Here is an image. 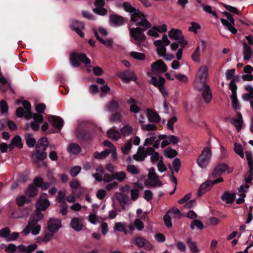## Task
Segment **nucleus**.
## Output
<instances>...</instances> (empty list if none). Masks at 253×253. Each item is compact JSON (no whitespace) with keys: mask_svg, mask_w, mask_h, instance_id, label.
<instances>
[{"mask_svg":"<svg viewBox=\"0 0 253 253\" xmlns=\"http://www.w3.org/2000/svg\"><path fill=\"white\" fill-rule=\"evenodd\" d=\"M70 61L74 67H79L81 62L86 65L90 64V60L85 54L82 52H72L70 55Z\"/></svg>","mask_w":253,"mask_h":253,"instance_id":"obj_4","label":"nucleus"},{"mask_svg":"<svg viewBox=\"0 0 253 253\" xmlns=\"http://www.w3.org/2000/svg\"><path fill=\"white\" fill-rule=\"evenodd\" d=\"M61 226V221L59 219L50 218L47 222V229L52 233L57 232Z\"/></svg>","mask_w":253,"mask_h":253,"instance_id":"obj_13","label":"nucleus"},{"mask_svg":"<svg viewBox=\"0 0 253 253\" xmlns=\"http://www.w3.org/2000/svg\"><path fill=\"white\" fill-rule=\"evenodd\" d=\"M47 158V153L43 149H39L36 148V152L33 154V160L37 167H41V162L43 161Z\"/></svg>","mask_w":253,"mask_h":253,"instance_id":"obj_8","label":"nucleus"},{"mask_svg":"<svg viewBox=\"0 0 253 253\" xmlns=\"http://www.w3.org/2000/svg\"><path fill=\"white\" fill-rule=\"evenodd\" d=\"M195 226H196L197 228L200 230H202L204 228V225L203 222L198 219H195L191 223L190 228L192 230H193L195 228Z\"/></svg>","mask_w":253,"mask_h":253,"instance_id":"obj_40","label":"nucleus"},{"mask_svg":"<svg viewBox=\"0 0 253 253\" xmlns=\"http://www.w3.org/2000/svg\"><path fill=\"white\" fill-rule=\"evenodd\" d=\"M122 116L120 112H115L111 114L109 117V121L111 123H115L117 121H121Z\"/></svg>","mask_w":253,"mask_h":253,"instance_id":"obj_38","label":"nucleus"},{"mask_svg":"<svg viewBox=\"0 0 253 253\" xmlns=\"http://www.w3.org/2000/svg\"><path fill=\"white\" fill-rule=\"evenodd\" d=\"M94 34L96 39L98 40L104 45L109 48H111L112 47L113 40L112 39H109L106 40L103 39L99 36V34L96 30H94Z\"/></svg>","mask_w":253,"mask_h":253,"instance_id":"obj_23","label":"nucleus"},{"mask_svg":"<svg viewBox=\"0 0 253 253\" xmlns=\"http://www.w3.org/2000/svg\"><path fill=\"white\" fill-rule=\"evenodd\" d=\"M10 230L8 227H5L0 230V236L5 238L7 241V238L9 237Z\"/></svg>","mask_w":253,"mask_h":253,"instance_id":"obj_54","label":"nucleus"},{"mask_svg":"<svg viewBox=\"0 0 253 253\" xmlns=\"http://www.w3.org/2000/svg\"><path fill=\"white\" fill-rule=\"evenodd\" d=\"M127 171L132 174H137L139 173V170L133 165H128L127 167Z\"/></svg>","mask_w":253,"mask_h":253,"instance_id":"obj_61","label":"nucleus"},{"mask_svg":"<svg viewBox=\"0 0 253 253\" xmlns=\"http://www.w3.org/2000/svg\"><path fill=\"white\" fill-rule=\"evenodd\" d=\"M211 156V149L209 147H206L203 150L202 154L197 160V163L201 168H206L210 160Z\"/></svg>","mask_w":253,"mask_h":253,"instance_id":"obj_5","label":"nucleus"},{"mask_svg":"<svg viewBox=\"0 0 253 253\" xmlns=\"http://www.w3.org/2000/svg\"><path fill=\"white\" fill-rule=\"evenodd\" d=\"M164 154L167 158L172 159L176 157L178 153L176 150L168 147L164 151Z\"/></svg>","mask_w":253,"mask_h":253,"instance_id":"obj_34","label":"nucleus"},{"mask_svg":"<svg viewBox=\"0 0 253 253\" xmlns=\"http://www.w3.org/2000/svg\"><path fill=\"white\" fill-rule=\"evenodd\" d=\"M134 225L139 231H142L144 227L143 222L139 218H137L134 220Z\"/></svg>","mask_w":253,"mask_h":253,"instance_id":"obj_56","label":"nucleus"},{"mask_svg":"<svg viewBox=\"0 0 253 253\" xmlns=\"http://www.w3.org/2000/svg\"><path fill=\"white\" fill-rule=\"evenodd\" d=\"M14 146L19 148H22L23 144L22 142V139L19 135L15 136L11 141Z\"/></svg>","mask_w":253,"mask_h":253,"instance_id":"obj_36","label":"nucleus"},{"mask_svg":"<svg viewBox=\"0 0 253 253\" xmlns=\"http://www.w3.org/2000/svg\"><path fill=\"white\" fill-rule=\"evenodd\" d=\"M243 44L244 60L246 61L251 58L253 51L251 47L246 42H244Z\"/></svg>","mask_w":253,"mask_h":253,"instance_id":"obj_25","label":"nucleus"},{"mask_svg":"<svg viewBox=\"0 0 253 253\" xmlns=\"http://www.w3.org/2000/svg\"><path fill=\"white\" fill-rule=\"evenodd\" d=\"M147 117L150 122L153 123H159L161 118L159 115L156 111L153 110L150 108L147 109Z\"/></svg>","mask_w":253,"mask_h":253,"instance_id":"obj_17","label":"nucleus"},{"mask_svg":"<svg viewBox=\"0 0 253 253\" xmlns=\"http://www.w3.org/2000/svg\"><path fill=\"white\" fill-rule=\"evenodd\" d=\"M203 90L202 96L205 102L209 103L211 102L212 98L211 91L209 85H206V87Z\"/></svg>","mask_w":253,"mask_h":253,"instance_id":"obj_24","label":"nucleus"},{"mask_svg":"<svg viewBox=\"0 0 253 253\" xmlns=\"http://www.w3.org/2000/svg\"><path fill=\"white\" fill-rule=\"evenodd\" d=\"M165 82V79L161 76L159 77V79L155 77H152L150 81V83L159 88V91L164 97L168 95V93L164 86Z\"/></svg>","mask_w":253,"mask_h":253,"instance_id":"obj_7","label":"nucleus"},{"mask_svg":"<svg viewBox=\"0 0 253 253\" xmlns=\"http://www.w3.org/2000/svg\"><path fill=\"white\" fill-rule=\"evenodd\" d=\"M107 134L108 137L113 140L117 141L121 138V133L117 130L110 129L108 130Z\"/></svg>","mask_w":253,"mask_h":253,"instance_id":"obj_30","label":"nucleus"},{"mask_svg":"<svg viewBox=\"0 0 253 253\" xmlns=\"http://www.w3.org/2000/svg\"><path fill=\"white\" fill-rule=\"evenodd\" d=\"M223 6L225 8H226L227 10H228L230 12H232V13H235L236 14H239L240 13V12L239 11V10L237 9V8H236L235 7L228 5L226 4H224Z\"/></svg>","mask_w":253,"mask_h":253,"instance_id":"obj_60","label":"nucleus"},{"mask_svg":"<svg viewBox=\"0 0 253 253\" xmlns=\"http://www.w3.org/2000/svg\"><path fill=\"white\" fill-rule=\"evenodd\" d=\"M8 110V106L7 102L4 100H1L0 102V111L2 114L7 113Z\"/></svg>","mask_w":253,"mask_h":253,"instance_id":"obj_50","label":"nucleus"},{"mask_svg":"<svg viewBox=\"0 0 253 253\" xmlns=\"http://www.w3.org/2000/svg\"><path fill=\"white\" fill-rule=\"evenodd\" d=\"M48 145V141L47 138L46 137H42L38 141L36 148L43 149V151H46Z\"/></svg>","mask_w":253,"mask_h":253,"instance_id":"obj_32","label":"nucleus"},{"mask_svg":"<svg viewBox=\"0 0 253 253\" xmlns=\"http://www.w3.org/2000/svg\"><path fill=\"white\" fill-rule=\"evenodd\" d=\"M30 200H28L26 196H21L16 199V203L19 207L23 206L24 204L29 203Z\"/></svg>","mask_w":253,"mask_h":253,"instance_id":"obj_48","label":"nucleus"},{"mask_svg":"<svg viewBox=\"0 0 253 253\" xmlns=\"http://www.w3.org/2000/svg\"><path fill=\"white\" fill-rule=\"evenodd\" d=\"M208 69L207 66H202L199 70L197 80L205 83L206 79L208 76Z\"/></svg>","mask_w":253,"mask_h":253,"instance_id":"obj_22","label":"nucleus"},{"mask_svg":"<svg viewBox=\"0 0 253 253\" xmlns=\"http://www.w3.org/2000/svg\"><path fill=\"white\" fill-rule=\"evenodd\" d=\"M234 150L236 153L239 155L241 158H244V155L242 145L235 143Z\"/></svg>","mask_w":253,"mask_h":253,"instance_id":"obj_41","label":"nucleus"},{"mask_svg":"<svg viewBox=\"0 0 253 253\" xmlns=\"http://www.w3.org/2000/svg\"><path fill=\"white\" fill-rule=\"evenodd\" d=\"M228 165L225 163H221L217 165L214 168V170L211 174L213 178L220 176L223 172L228 169Z\"/></svg>","mask_w":253,"mask_h":253,"instance_id":"obj_16","label":"nucleus"},{"mask_svg":"<svg viewBox=\"0 0 253 253\" xmlns=\"http://www.w3.org/2000/svg\"><path fill=\"white\" fill-rule=\"evenodd\" d=\"M135 245L139 248H144L146 250H151L152 246L148 241L142 237H137L135 240Z\"/></svg>","mask_w":253,"mask_h":253,"instance_id":"obj_15","label":"nucleus"},{"mask_svg":"<svg viewBox=\"0 0 253 253\" xmlns=\"http://www.w3.org/2000/svg\"><path fill=\"white\" fill-rule=\"evenodd\" d=\"M114 229L118 231L124 232L125 234H127V231L126 229L124 224L121 222H117L115 224Z\"/></svg>","mask_w":253,"mask_h":253,"instance_id":"obj_55","label":"nucleus"},{"mask_svg":"<svg viewBox=\"0 0 253 253\" xmlns=\"http://www.w3.org/2000/svg\"><path fill=\"white\" fill-rule=\"evenodd\" d=\"M116 198L121 205L126 204L128 200V197L124 194L117 192L115 194Z\"/></svg>","mask_w":253,"mask_h":253,"instance_id":"obj_35","label":"nucleus"},{"mask_svg":"<svg viewBox=\"0 0 253 253\" xmlns=\"http://www.w3.org/2000/svg\"><path fill=\"white\" fill-rule=\"evenodd\" d=\"M153 181H154V183L152 184L150 183L148 180H146L145 181V186L148 187H154L156 186L161 187L163 185L162 181L158 178L157 179V180H154Z\"/></svg>","mask_w":253,"mask_h":253,"instance_id":"obj_45","label":"nucleus"},{"mask_svg":"<svg viewBox=\"0 0 253 253\" xmlns=\"http://www.w3.org/2000/svg\"><path fill=\"white\" fill-rule=\"evenodd\" d=\"M157 167L158 170L161 172H164L167 170V167L162 159H161L157 164Z\"/></svg>","mask_w":253,"mask_h":253,"instance_id":"obj_63","label":"nucleus"},{"mask_svg":"<svg viewBox=\"0 0 253 253\" xmlns=\"http://www.w3.org/2000/svg\"><path fill=\"white\" fill-rule=\"evenodd\" d=\"M81 151V147L76 143H72L68 145V151L75 155L79 154Z\"/></svg>","mask_w":253,"mask_h":253,"instance_id":"obj_29","label":"nucleus"},{"mask_svg":"<svg viewBox=\"0 0 253 253\" xmlns=\"http://www.w3.org/2000/svg\"><path fill=\"white\" fill-rule=\"evenodd\" d=\"M223 181V178L221 177H219L214 180H207L200 186L198 190V196L201 197L207 191L210 190L213 185Z\"/></svg>","mask_w":253,"mask_h":253,"instance_id":"obj_6","label":"nucleus"},{"mask_svg":"<svg viewBox=\"0 0 253 253\" xmlns=\"http://www.w3.org/2000/svg\"><path fill=\"white\" fill-rule=\"evenodd\" d=\"M230 98L232 101V107L235 110H240L241 107L238 100L237 94H231Z\"/></svg>","mask_w":253,"mask_h":253,"instance_id":"obj_37","label":"nucleus"},{"mask_svg":"<svg viewBox=\"0 0 253 253\" xmlns=\"http://www.w3.org/2000/svg\"><path fill=\"white\" fill-rule=\"evenodd\" d=\"M47 194L42 193L36 203V209L44 211L50 205V202L46 198Z\"/></svg>","mask_w":253,"mask_h":253,"instance_id":"obj_12","label":"nucleus"},{"mask_svg":"<svg viewBox=\"0 0 253 253\" xmlns=\"http://www.w3.org/2000/svg\"><path fill=\"white\" fill-rule=\"evenodd\" d=\"M38 189L34 186V184H30L27 188L26 195L29 197H33L38 194Z\"/></svg>","mask_w":253,"mask_h":253,"instance_id":"obj_33","label":"nucleus"},{"mask_svg":"<svg viewBox=\"0 0 253 253\" xmlns=\"http://www.w3.org/2000/svg\"><path fill=\"white\" fill-rule=\"evenodd\" d=\"M114 179H117L119 182H123L126 178V174L124 171L115 172L113 174Z\"/></svg>","mask_w":253,"mask_h":253,"instance_id":"obj_39","label":"nucleus"},{"mask_svg":"<svg viewBox=\"0 0 253 253\" xmlns=\"http://www.w3.org/2000/svg\"><path fill=\"white\" fill-rule=\"evenodd\" d=\"M151 70L154 74L157 73H165L168 70V67L162 60L160 59L152 64Z\"/></svg>","mask_w":253,"mask_h":253,"instance_id":"obj_9","label":"nucleus"},{"mask_svg":"<svg viewBox=\"0 0 253 253\" xmlns=\"http://www.w3.org/2000/svg\"><path fill=\"white\" fill-rule=\"evenodd\" d=\"M130 55L132 57L137 60H143L145 59V55L143 53L131 51Z\"/></svg>","mask_w":253,"mask_h":253,"instance_id":"obj_42","label":"nucleus"},{"mask_svg":"<svg viewBox=\"0 0 253 253\" xmlns=\"http://www.w3.org/2000/svg\"><path fill=\"white\" fill-rule=\"evenodd\" d=\"M33 136V135L31 133H26L25 135L26 143L30 148L34 147L36 143V140Z\"/></svg>","mask_w":253,"mask_h":253,"instance_id":"obj_28","label":"nucleus"},{"mask_svg":"<svg viewBox=\"0 0 253 253\" xmlns=\"http://www.w3.org/2000/svg\"><path fill=\"white\" fill-rule=\"evenodd\" d=\"M106 107L109 111H117L120 108V104L113 99L106 104Z\"/></svg>","mask_w":253,"mask_h":253,"instance_id":"obj_27","label":"nucleus"},{"mask_svg":"<svg viewBox=\"0 0 253 253\" xmlns=\"http://www.w3.org/2000/svg\"><path fill=\"white\" fill-rule=\"evenodd\" d=\"M70 28L75 32H76L81 38L84 37V34L82 30L84 29L85 25L84 22L79 21L77 20H72Z\"/></svg>","mask_w":253,"mask_h":253,"instance_id":"obj_11","label":"nucleus"},{"mask_svg":"<svg viewBox=\"0 0 253 253\" xmlns=\"http://www.w3.org/2000/svg\"><path fill=\"white\" fill-rule=\"evenodd\" d=\"M93 11L101 16H104L107 14V10L104 7H95L93 9Z\"/></svg>","mask_w":253,"mask_h":253,"instance_id":"obj_47","label":"nucleus"},{"mask_svg":"<svg viewBox=\"0 0 253 253\" xmlns=\"http://www.w3.org/2000/svg\"><path fill=\"white\" fill-rule=\"evenodd\" d=\"M132 146L131 142L128 141L122 148V150L124 154H127L130 151Z\"/></svg>","mask_w":253,"mask_h":253,"instance_id":"obj_58","label":"nucleus"},{"mask_svg":"<svg viewBox=\"0 0 253 253\" xmlns=\"http://www.w3.org/2000/svg\"><path fill=\"white\" fill-rule=\"evenodd\" d=\"M132 128L130 126L126 125L121 129V132L124 136H128L132 132Z\"/></svg>","mask_w":253,"mask_h":253,"instance_id":"obj_44","label":"nucleus"},{"mask_svg":"<svg viewBox=\"0 0 253 253\" xmlns=\"http://www.w3.org/2000/svg\"><path fill=\"white\" fill-rule=\"evenodd\" d=\"M65 192L63 191H59L58 192V196L56 197V201L60 203H65Z\"/></svg>","mask_w":253,"mask_h":253,"instance_id":"obj_52","label":"nucleus"},{"mask_svg":"<svg viewBox=\"0 0 253 253\" xmlns=\"http://www.w3.org/2000/svg\"><path fill=\"white\" fill-rule=\"evenodd\" d=\"M37 248L38 245L36 244H31L27 247L23 244L16 246L15 244L10 243L7 246L5 252L7 253H15L18 249V252L20 253H32Z\"/></svg>","mask_w":253,"mask_h":253,"instance_id":"obj_3","label":"nucleus"},{"mask_svg":"<svg viewBox=\"0 0 253 253\" xmlns=\"http://www.w3.org/2000/svg\"><path fill=\"white\" fill-rule=\"evenodd\" d=\"M110 20L114 25L121 26L124 24L125 18L118 14H113L110 15Z\"/></svg>","mask_w":253,"mask_h":253,"instance_id":"obj_18","label":"nucleus"},{"mask_svg":"<svg viewBox=\"0 0 253 253\" xmlns=\"http://www.w3.org/2000/svg\"><path fill=\"white\" fill-rule=\"evenodd\" d=\"M177 118L175 116H173L169 120H168L167 123V126L169 130L173 131V125L175 123L177 122Z\"/></svg>","mask_w":253,"mask_h":253,"instance_id":"obj_49","label":"nucleus"},{"mask_svg":"<svg viewBox=\"0 0 253 253\" xmlns=\"http://www.w3.org/2000/svg\"><path fill=\"white\" fill-rule=\"evenodd\" d=\"M59 207L60 208V213L63 215H66L68 213L67 203L66 202L61 203Z\"/></svg>","mask_w":253,"mask_h":253,"instance_id":"obj_59","label":"nucleus"},{"mask_svg":"<svg viewBox=\"0 0 253 253\" xmlns=\"http://www.w3.org/2000/svg\"><path fill=\"white\" fill-rule=\"evenodd\" d=\"M236 199V194L235 193H230L228 191H225L221 197V199L223 201H225L227 204H231L234 202Z\"/></svg>","mask_w":253,"mask_h":253,"instance_id":"obj_20","label":"nucleus"},{"mask_svg":"<svg viewBox=\"0 0 253 253\" xmlns=\"http://www.w3.org/2000/svg\"><path fill=\"white\" fill-rule=\"evenodd\" d=\"M123 6L126 12L131 13L130 19L131 24L137 26L136 28H129L130 41L138 46H140V43L146 39L144 32L151 28L152 25L147 20L146 15L128 2H125Z\"/></svg>","mask_w":253,"mask_h":253,"instance_id":"obj_1","label":"nucleus"},{"mask_svg":"<svg viewBox=\"0 0 253 253\" xmlns=\"http://www.w3.org/2000/svg\"><path fill=\"white\" fill-rule=\"evenodd\" d=\"M81 168L79 166L73 167L70 171V174L73 177H75L80 172Z\"/></svg>","mask_w":253,"mask_h":253,"instance_id":"obj_62","label":"nucleus"},{"mask_svg":"<svg viewBox=\"0 0 253 253\" xmlns=\"http://www.w3.org/2000/svg\"><path fill=\"white\" fill-rule=\"evenodd\" d=\"M48 120L53 127L57 129L58 131L62 129L64 124V121L61 117L50 115L48 117Z\"/></svg>","mask_w":253,"mask_h":253,"instance_id":"obj_10","label":"nucleus"},{"mask_svg":"<svg viewBox=\"0 0 253 253\" xmlns=\"http://www.w3.org/2000/svg\"><path fill=\"white\" fill-rule=\"evenodd\" d=\"M164 221L166 226L168 228H170L172 227L171 219L170 216L167 213L164 216Z\"/></svg>","mask_w":253,"mask_h":253,"instance_id":"obj_57","label":"nucleus"},{"mask_svg":"<svg viewBox=\"0 0 253 253\" xmlns=\"http://www.w3.org/2000/svg\"><path fill=\"white\" fill-rule=\"evenodd\" d=\"M243 123V121L238 120L236 118H232L231 120V123L235 126L238 131H239L241 129Z\"/></svg>","mask_w":253,"mask_h":253,"instance_id":"obj_43","label":"nucleus"},{"mask_svg":"<svg viewBox=\"0 0 253 253\" xmlns=\"http://www.w3.org/2000/svg\"><path fill=\"white\" fill-rule=\"evenodd\" d=\"M113 174L114 173H111V174L105 173V174H104V178L103 179V181L105 183H109V182L112 181V180H113L114 179Z\"/></svg>","mask_w":253,"mask_h":253,"instance_id":"obj_64","label":"nucleus"},{"mask_svg":"<svg viewBox=\"0 0 253 253\" xmlns=\"http://www.w3.org/2000/svg\"><path fill=\"white\" fill-rule=\"evenodd\" d=\"M141 128L143 130H145L147 131H153L156 130L157 128V127L154 124H149L147 125H142L141 126Z\"/></svg>","mask_w":253,"mask_h":253,"instance_id":"obj_53","label":"nucleus"},{"mask_svg":"<svg viewBox=\"0 0 253 253\" xmlns=\"http://www.w3.org/2000/svg\"><path fill=\"white\" fill-rule=\"evenodd\" d=\"M205 82L196 80L194 83V87L197 90H203L206 86Z\"/></svg>","mask_w":253,"mask_h":253,"instance_id":"obj_46","label":"nucleus"},{"mask_svg":"<svg viewBox=\"0 0 253 253\" xmlns=\"http://www.w3.org/2000/svg\"><path fill=\"white\" fill-rule=\"evenodd\" d=\"M95 128L90 124H83L77 130L78 139L87 144H90L95 136Z\"/></svg>","mask_w":253,"mask_h":253,"instance_id":"obj_2","label":"nucleus"},{"mask_svg":"<svg viewBox=\"0 0 253 253\" xmlns=\"http://www.w3.org/2000/svg\"><path fill=\"white\" fill-rule=\"evenodd\" d=\"M186 243L191 252L192 253H197L199 252L196 243L193 241L191 238H188L186 239Z\"/></svg>","mask_w":253,"mask_h":253,"instance_id":"obj_31","label":"nucleus"},{"mask_svg":"<svg viewBox=\"0 0 253 253\" xmlns=\"http://www.w3.org/2000/svg\"><path fill=\"white\" fill-rule=\"evenodd\" d=\"M146 155H144V147H139L138 149L137 153L133 155V158L139 162L143 161Z\"/></svg>","mask_w":253,"mask_h":253,"instance_id":"obj_26","label":"nucleus"},{"mask_svg":"<svg viewBox=\"0 0 253 253\" xmlns=\"http://www.w3.org/2000/svg\"><path fill=\"white\" fill-rule=\"evenodd\" d=\"M169 36L171 40L178 41L183 39L184 37L181 30L178 29H171L169 32Z\"/></svg>","mask_w":253,"mask_h":253,"instance_id":"obj_19","label":"nucleus"},{"mask_svg":"<svg viewBox=\"0 0 253 253\" xmlns=\"http://www.w3.org/2000/svg\"><path fill=\"white\" fill-rule=\"evenodd\" d=\"M43 178L40 176L36 177L34 180L32 184H34L36 187L38 188V187H41L42 184H43Z\"/></svg>","mask_w":253,"mask_h":253,"instance_id":"obj_51","label":"nucleus"},{"mask_svg":"<svg viewBox=\"0 0 253 253\" xmlns=\"http://www.w3.org/2000/svg\"><path fill=\"white\" fill-rule=\"evenodd\" d=\"M118 76L126 83H128L131 81H134L137 79V77L134 72L128 70L120 72Z\"/></svg>","mask_w":253,"mask_h":253,"instance_id":"obj_14","label":"nucleus"},{"mask_svg":"<svg viewBox=\"0 0 253 253\" xmlns=\"http://www.w3.org/2000/svg\"><path fill=\"white\" fill-rule=\"evenodd\" d=\"M70 225L72 228L76 231H81L83 227L82 221L78 217L73 218L71 220Z\"/></svg>","mask_w":253,"mask_h":253,"instance_id":"obj_21","label":"nucleus"}]
</instances>
